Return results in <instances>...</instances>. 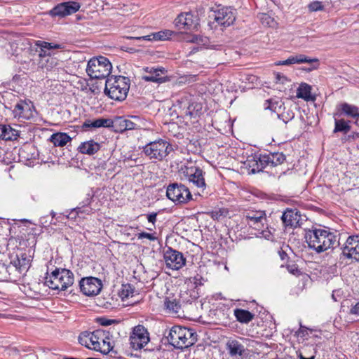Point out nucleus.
I'll use <instances>...</instances> for the list:
<instances>
[{
	"label": "nucleus",
	"mask_w": 359,
	"mask_h": 359,
	"mask_svg": "<svg viewBox=\"0 0 359 359\" xmlns=\"http://www.w3.org/2000/svg\"><path fill=\"white\" fill-rule=\"evenodd\" d=\"M50 140L55 147H64L71 141V137L66 133H58L53 134Z\"/></svg>",
	"instance_id": "obj_30"
},
{
	"label": "nucleus",
	"mask_w": 359,
	"mask_h": 359,
	"mask_svg": "<svg viewBox=\"0 0 359 359\" xmlns=\"http://www.w3.org/2000/svg\"><path fill=\"white\" fill-rule=\"evenodd\" d=\"M91 203V198H86L81 204H82L81 206H78L75 208H74V210H75V212L76 215H81V214H86L90 215L92 209L88 207V205Z\"/></svg>",
	"instance_id": "obj_38"
},
{
	"label": "nucleus",
	"mask_w": 359,
	"mask_h": 359,
	"mask_svg": "<svg viewBox=\"0 0 359 359\" xmlns=\"http://www.w3.org/2000/svg\"><path fill=\"white\" fill-rule=\"evenodd\" d=\"M129 88L130 79L128 77L112 76L106 81L104 93L112 100L122 101L126 98Z\"/></svg>",
	"instance_id": "obj_4"
},
{
	"label": "nucleus",
	"mask_w": 359,
	"mask_h": 359,
	"mask_svg": "<svg viewBox=\"0 0 359 359\" xmlns=\"http://www.w3.org/2000/svg\"><path fill=\"white\" fill-rule=\"evenodd\" d=\"M126 118L123 116H116L111 119L109 128H113L115 131L123 133L125 131Z\"/></svg>",
	"instance_id": "obj_35"
},
{
	"label": "nucleus",
	"mask_w": 359,
	"mask_h": 359,
	"mask_svg": "<svg viewBox=\"0 0 359 359\" xmlns=\"http://www.w3.org/2000/svg\"><path fill=\"white\" fill-rule=\"evenodd\" d=\"M332 298L333 299V300H334V302H337V301H338V299H337V297H336V296H335L334 292H333V293H332Z\"/></svg>",
	"instance_id": "obj_60"
},
{
	"label": "nucleus",
	"mask_w": 359,
	"mask_h": 359,
	"mask_svg": "<svg viewBox=\"0 0 359 359\" xmlns=\"http://www.w3.org/2000/svg\"><path fill=\"white\" fill-rule=\"evenodd\" d=\"M111 337L109 332L98 329L93 332L81 333L79 342L89 349L100 351L102 354L111 353V356H113L117 352L114 350Z\"/></svg>",
	"instance_id": "obj_1"
},
{
	"label": "nucleus",
	"mask_w": 359,
	"mask_h": 359,
	"mask_svg": "<svg viewBox=\"0 0 359 359\" xmlns=\"http://www.w3.org/2000/svg\"><path fill=\"white\" fill-rule=\"evenodd\" d=\"M111 68L109 60L105 57L100 56L88 61L86 72L93 79H101L109 75Z\"/></svg>",
	"instance_id": "obj_8"
},
{
	"label": "nucleus",
	"mask_w": 359,
	"mask_h": 359,
	"mask_svg": "<svg viewBox=\"0 0 359 359\" xmlns=\"http://www.w3.org/2000/svg\"><path fill=\"white\" fill-rule=\"evenodd\" d=\"M226 348L231 356L242 355L245 349L237 340H230L226 343Z\"/></svg>",
	"instance_id": "obj_29"
},
{
	"label": "nucleus",
	"mask_w": 359,
	"mask_h": 359,
	"mask_svg": "<svg viewBox=\"0 0 359 359\" xmlns=\"http://www.w3.org/2000/svg\"><path fill=\"white\" fill-rule=\"evenodd\" d=\"M164 306L169 313H178L181 309V305L176 299L166 298L164 302Z\"/></svg>",
	"instance_id": "obj_32"
},
{
	"label": "nucleus",
	"mask_w": 359,
	"mask_h": 359,
	"mask_svg": "<svg viewBox=\"0 0 359 359\" xmlns=\"http://www.w3.org/2000/svg\"><path fill=\"white\" fill-rule=\"evenodd\" d=\"M24 152H25V150H24V149H22V150L20 151V154H22V153H24Z\"/></svg>",
	"instance_id": "obj_61"
},
{
	"label": "nucleus",
	"mask_w": 359,
	"mask_h": 359,
	"mask_svg": "<svg viewBox=\"0 0 359 359\" xmlns=\"http://www.w3.org/2000/svg\"><path fill=\"white\" fill-rule=\"evenodd\" d=\"M111 320H103L102 322V325H109L111 324Z\"/></svg>",
	"instance_id": "obj_56"
},
{
	"label": "nucleus",
	"mask_w": 359,
	"mask_h": 359,
	"mask_svg": "<svg viewBox=\"0 0 359 359\" xmlns=\"http://www.w3.org/2000/svg\"><path fill=\"white\" fill-rule=\"evenodd\" d=\"M305 329H306L305 327H301V328L299 329V332H298V334H299V335H300V334L304 335V331H305L304 330H305Z\"/></svg>",
	"instance_id": "obj_57"
},
{
	"label": "nucleus",
	"mask_w": 359,
	"mask_h": 359,
	"mask_svg": "<svg viewBox=\"0 0 359 359\" xmlns=\"http://www.w3.org/2000/svg\"><path fill=\"white\" fill-rule=\"evenodd\" d=\"M288 269L293 274H295V271H298V269L294 266H291V269H290V266H288Z\"/></svg>",
	"instance_id": "obj_55"
},
{
	"label": "nucleus",
	"mask_w": 359,
	"mask_h": 359,
	"mask_svg": "<svg viewBox=\"0 0 359 359\" xmlns=\"http://www.w3.org/2000/svg\"><path fill=\"white\" fill-rule=\"evenodd\" d=\"M184 115L186 116H189L191 118H195L197 116V112L194 111V107L193 105H189L187 109L184 111Z\"/></svg>",
	"instance_id": "obj_47"
},
{
	"label": "nucleus",
	"mask_w": 359,
	"mask_h": 359,
	"mask_svg": "<svg viewBox=\"0 0 359 359\" xmlns=\"http://www.w3.org/2000/svg\"><path fill=\"white\" fill-rule=\"evenodd\" d=\"M138 238H147L150 241L155 240V237L152 234L147 232L140 233L138 234Z\"/></svg>",
	"instance_id": "obj_48"
},
{
	"label": "nucleus",
	"mask_w": 359,
	"mask_h": 359,
	"mask_svg": "<svg viewBox=\"0 0 359 359\" xmlns=\"http://www.w3.org/2000/svg\"><path fill=\"white\" fill-rule=\"evenodd\" d=\"M167 339L175 348L182 349L188 348L196 342L197 334L192 329L175 325L169 330Z\"/></svg>",
	"instance_id": "obj_3"
},
{
	"label": "nucleus",
	"mask_w": 359,
	"mask_h": 359,
	"mask_svg": "<svg viewBox=\"0 0 359 359\" xmlns=\"http://www.w3.org/2000/svg\"><path fill=\"white\" fill-rule=\"evenodd\" d=\"M258 18L262 24L264 26L273 27L276 24L274 19L267 13H260L258 15Z\"/></svg>",
	"instance_id": "obj_40"
},
{
	"label": "nucleus",
	"mask_w": 359,
	"mask_h": 359,
	"mask_svg": "<svg viewBox=\"0 0 359 359\" xmlns=\"http://www.w3.org/2000/svg\"><path fill=\"white\" fill-rule=\"evenodd\" d=\"M46 62V64L45 65V67L47 70H50L59 65L58 60L51 56L47 57Z\"/></svg>",
	"instance_id": "obj_43"
},
{
	"label": "nucleus",
	"mask_w": 359,
	"mask_h": 359,
	"mask_svg": "<svg viewBox=\"0 0 359 359\" xmlns=\"http://www.w3.org/2000/svg\"><path fill=\"white\" fill-rule=\"evenodd\" d=\"M234 315L236 320L241 323H248L254 318V314L251 312L241 309H235Z\"/></svg>",
	"instance_id": "obj_31"
},
{
	"label": "nucleus",
	"mask_w": 359,
	"mask_h": 359,
	"mask_svg": "<svg viewBox=\"0 0 359 359\" xmlns=\"http://www.w3.org/2000/svg\"><path fill=\"white\" fill-rule=\"evenodd\" d=\"M172 145L163 139L150 142L143 147L142 152L150 160L163 161L172 151Z\"/></svg>",
	"instance_id": "obj_7"
},
{
	"label": "nucleus",
	"mask_w": 359,
	"mask_h": 359,
	"mask_svg": "<svg viewBox=\"0 0 359 359\" xmlns=\"http://www.w3.org/2000/svg\"><path fill=\"white\" fill-rule=\"evenodd\" d=\"M283 105L284 104L281 101H275L270 99L265 101L264 107L265 109H269L278 114Z\"/></svg>",
	"instance_id": "obj_36"
},
{
	"label": "nucleus",
	"mask_w": 359,
	"mask_h": 359,
	"mask_svg": "<svg viewBox=\"0 0 359 359\" xmlns=\"http://www.w3.org/2000/svg\"><path fill=\"white\" fill-rule=\"evenodd\" d=\"M191 43H200L203 42V39L201 36L198 35H194L191 37L190 39L188 40Z\"/></svg>",
	"instance_id": "obj_50"
},
{
	"label": "nucleus",
	"mask_w": 359,
	"mask_h": 359,
	"mask_svg": "<svg viewBox=\"0 0 359 359\" xmlns=\"http://www.w3.org/2000/svg\"><path fill=\"white\" fill-rule=\"evenodd\" d=\"M299 357H300V359H315V356H313V355L310 358H305L303 355H300Z\"/></svg>",
	"instance_id": "obj_58"
},
{
	"label": "nucleus",
	"mask_w": 359,
	"mask_h": 359,
	"mask_svg": "<svg viewBox=\"0 0 359 359\" xmlns=\"http://www.w3.org/2000/svg\"><path fill=\"white\" fill-rule=\"evenodd\" d=\"M311 86L306 83H302L297 90V97L305 100H311Z\"/></svg>",
	"instance_id": "obj_34"
},
{
	"label": "nucleus",
	"mask_w": 359,
	"mask_h": 359,
	"mask_svg": "<svg viewBox=\"0 0 359 359\" xmlns=\"http://www.w3.org/2000/svg\"><path fill=\"white\" fill-rule=\"evenodd\" d=\"M62 215H63V217H62L61 215L57 217L56 220H57L59 222H60V221L62 222L64 217L65 219L75 220L76 219V217L79 216V215H76V213L75 212V210H74V208L71 210V212L69 213H68L65 215L64 214H62Z\"/></svg>",
	"instance_id": "obj_45"
},
{
	"label": "nucleus",
	"mask_w": 359,
	"mask_h": 359,
	"mask_svg": "<svg viewBox=\"0 0 359 359\" xmlns=\"http://www.w3.org/2000/svg\"><path fill=\"white\" fill-rule=\"evenodd\" d=\"M214 21L222 27H229L236 20L234 10L231 8H223L214 12Z\"/></svg>",
	"instance_id": "obj_18"
},
{
	"label": "nucleus",
	"mask_w": 359,
	"mask_h": 359,
	"mask_svg": "<svg viewBox=\"0 0 359 359\" xmlns=\"http://www.w3.org/2000/svg\"><path fill=\"white\" fill-rule=\"evenodd\" d=\"M350 121H346L344 119H334V133L344 132L347 133L351 130Z\"/></svg>",
	"instance_id": "obj_37"
},
{
	"label": "nucleus",
	"mask_w": 359,
	"mask_h": 359,
	"mask_svg": "<svg viewBox=\"0 0 359 359\" xmlns=\"http://www.w3.org/2000/svg\"><path fill=\"white\" fill-rule=\"evenodd\" d=\"M247 167L251 172L255 173L262 171L266 167V163L262 162V154L259 158L252 156L247 160Z\"/></svg>",
	"instance_id": "obj_27"
},
{
	"label": "nucleus",
	"mask_w": 359,
	"mask_h": 359,
	"mask_svg": "<svg viewBox=\"0 0 359 359\" xmlns=\"http://www.w3.org/2000/svg\"><path fill=\"white\" fill-rule=\"evenodd\" d=\"M341 250L343 256L347 259L359 262V235L348 236Z\"/></svg>",
	"instance_id": "obj_15"
},
{
	"label": "nucleus",
	"mask_w": 359,
	"mask_h": 359,
	"mask_svg": "<svg viewBox=\"0 0 359 359\" xmlns=\"http://www.w3.org/2000/svg\"><path fill=\"white\" fill-rule=\"evenodd\" d=\"M181 171L187 177L189 182L193 183L202 193L206 188V184L204 178V172L198 166L182 165ZM200 194V192H198Z\"/></svg>",
	"instance_id": "obj_10"
},
{
	"label": "nucleus",
	"mask_w": 359,
	"mask_h": 359,
	"mask_svg": "<svg viewBox=\"0 0 359 359\" xmlns=\"http://www.w3.org/2000/svg\"><path fill=\"white\" fill-rule=\"evenodd\" d=\"M74 281V274L70 270L56 269L46 277L45 284L52 290L64 291L72 286Z\"/></svg>",
	"instance_id": "obj_6"
},
{
	"label": "nucleus",
	"mask_w": 359,
	"mask_h": 359,
	"mask_svg": "<svg viewBox=\"0 0 359 359\" xmlns=\"http://www.w3.org/2000/svg\"><path fill=\"white\" fill-rule=\"evenodd\" d=\"M19 136V131L9 125L0 124V140H13Z\"/></svg>",
	"instance_id": "obj_24"
},
{
	"label": "nucleus",
	"mask_w": 359,
	"mask_h": 359,
	"mask_svg": "<svg viewBox=\"0 0 359 359\" xmlns=\"http://www.w3.org/2000/svg\"><path fill=\"white\" fill-rule=\"evenodd\" d=\"M282 220L286 226L295 228L299 225L300 215L296 210L287 209L283 212Z\"/></svg>",
	"instance_id": "obj_21"
},
{
	"label": "nucleus",
	"mask_w": 359,
	"mask_h": 359,
	"mask_svg": "<svg viewBox=\"0 0 359 359\" xmlns=\"http://www.w3.org/2000/svg\"><path fill=\"white\" fill-rule=\"evenodd\" d=\"M276 79L277 82H280L282 83H284L285 81H287V78L284 75H281L280 74H277Z\"/></svg>",
	"instance_id": "obj_53"
},
{
	"label": "nucleus",
	"mask_w": 359,
	"mask_h": 359,
	"mask_svg": "<svg viewBox=\"0 0 359 359\" xmlns=\"http://www.w3.org/2000/svg\"><path fill=\"white\" fill-rule=\"evenodd\" d=\"M130 118H126L125 131L129 130H137L141 128L142 118L138 116H131Z\"/></svg>",
	"instance_id": "obj_33"
},
{
	"label": "nucleus",
	"mask_w": 359,
	"mask_h": 359,
	"mask_svg": "<svg viewBox=\"0 0 359 359\" xmlns=\"http://www.w3.org/2000/svg\"><path fill=\"white\" fill-rule=\"evenodd\" d=\"M42 220H43V218L41 219V223L43 224V222Z\"/></svg>",
	"instance_id": "obj_62"
},
{
	"label": "nucleus",
	"mask_w": 359,
	"mask_h": 359,
	"mask_svg": "<svg viewBox=\"0 0 359 359\" xmlns=\"http://www.w3.org/2000/svg\"><path fill=\"white\" fill-rule=\"evenodd\" d=\"M339 115H345L347 117L355 120V123L359 126V109L355 105L346 102L341 103L337 106Z\"/></svg>",
	"instance_id": "obj_20"
},
{
	"label": "nucleus",
	"mask_w": 359,
	"mask_h": 359,
	"mask_svg": "<svg viewBox=\"0 0 359 359\" xmlns=\"http://www.w3.org/2000/svg\"><path fill=\"white\" fill-rule=\"evenodd\" d=\"M80 7V4L76 1L63 2L51 9L50 14L52 16L65 18L78 11Z\"/></svg>",
	"instance_id": "obj_17"
},
{
	"label": "nucleus",
	"mask_w": 359,
	"mask_h": 359,
	"mask_svg": "<svg viewBox=\"0 0 359 359\" xmlns=\"http://www.w3.org/2000/svg\"><path fill=\"white\" fill-rule=\"evenodd\" d=\"M128 39H133L138 41L141 40H145V41H154V39H153V34L150 35H146L143 36H139V37H128Z\"/></svg>",
	"instance_id": "obj_49"
},
{
	"label": "nucleus",
	"mask_w": 359,
	"mask_h": 359,
	"mask_svg": "<svg viewBox=\"0 0 359 359\" xmlns=\"http://www.w3.org/2000/svg\"><path fill=\"white\" fill-rule=\"evenodd\" d=\"M111 123L110 118H100L95 120H86L83 126L84 128H109Z\"/></svg>",
	"instance_id": "obj_28"
},
{
	"label": "nucleus",
	"mask_w": 359,
	"mask_h": 359,
	"mask_svg": "<svg viewBox=\"0 0 359 359\" xmlns=\"http://www.w3.org/2000/svg\"><path fill=\"white\" fill-rule=\"evenodd\" d=\"M100 147L101 146L98 142L90 140L82 142L79 147V150L81 154L93 155L97 152Z\"/></svg>",
	"instance_id": "obj_25"
},
{
	"label": "nucleus",
	"mask_w": 359,
	"mask_h": 359,
	"mask_svg": "<svg viewBox=\"0 0 359 359\" xmlns=\"http://www.w3.org/2000/svg\"><path fill=\"white\" fill-rule=\"evenodd\" d=\"M309 9L311 11H318L324 9V6L320 1H316L309 4Z\"/></svg>",
	"instance_id": "obj_44"
},
{
	"label": "nucleus",
	"mask_w": 359,
	"mask_h": 359,
	"mask_svg": "<svg viewBox=\"0 0 359 359\" xmlns=\"http://www.w3.org/2000/svg\"><path fill=\"white\" fill-rule=\"evenodd\" d=\"M149 334L147 330L141 325L135 326L130 337V347L138 351L143 348L149 341Z\"/></svg>",
	"instance_id": "obj_11"
},
{
	"label": "nucleus",
	"mask_w": 359,
	"mask_h": 359,
	"mask_svg": "<svg viewBox=\"0 0 359 359\" xmlns=\"http://www.w3.org/2000/svg\"><path fill=\"white\" fill-rule=\"evenodd\" d=\"M305 238L309 247L320 253L339 245L337 236L325 229H312L306 232Z\"/></svg>",
	"instance_id": "obj_2"
},
{
	"label": "nucleus",
	"mask_w": 359,
	"mask_h": 359,
	"mask_svg": "<svg viewBox=\"0 0 359 359\" xmlns=\"http://www.w3.org/2000/svg\"><path fill=\"white\" fill-rule=\"evenodd\" d=\"M31 259L29 256H27L25 253H22L20 256H17L13 259L9 266L1 265L0 268L5 269L8 271L14 269L19 273L26 272L30 266Z\"/></svg>",
	"instance_id": "obj_16"
},
{
	"label": "nucleus",
	"mask_w": 359,
	"mask_h": 359,
	"mask_svg": "<svg viewBox=\"0 0 359 359\" xmlns=\"http://www.w3.org/2000/svg\"><path fill=\"white\" fill-rule=\"evenodd\" d=\"M173 32L170 30L161 31L153 34L154 41H163L168 39L172 34Z\"/></svg>",
	"instance_id": "obj_42"
},
{
	"label": "nucleus",
	"mask_w": 359,
	"mask_h": 359,
	"mask_svg": "<svg viewBox=\"0 0 359 359\" xmlns=\"http://www.w3.org/2000/svg\"><path fill=\"white\" fill-rule=\"evenodd\" d=\"M285 161V156L283 153H269L262 154V162L266 163V166H277Z\"/></svg>",
	"instance_id": "obj_22"
},
{
	"label": "nucleus",
	"mask_w": 359,
	"mask_h": 359,
	"mask_svg": "<svg viewBox=\"0 0 359 359\" xmlns=\"http://www.w3.org/2000/svg\"><path fill=\"white\" fill-rule=\"evenodd\" d=\"M50 215H51L52 218L53 219L56 217V213L53 210H52L50 212Z\"/></svg>",
	"instance_id": "obj_59"
},
{
	"label": "nucleus",
	"mask_w": 359,
	"mask_h": 359,
	"mask_svg": "<svg viewBox=\"0 0 359 359\" xmlns=\"http://www.w3.org/2000/svg\"><path fill=\"white\" fill-rule=\"evenodd\" d=\"M166 266L172 270H179L186 264V259L182 252L168 248L164 252Z\"/></svg>",
	"instance_id": "obj_14"
},
{
	"label": "nucleus",
	"mask_w": 359,
	"mask_h": 359,
	"mask_svg": "<svg viewBox=\"0 0 359 359\" xmlns=\"http://www.w3.org/2000/svg\"><path fill=\"white\" fill-rule=\"evenodd\" d=\"M283 107V111L279 112L278 116L280 119L283 120V121L285 123H288L290 121L292 120L294 117V113L290 108Z\"/></svg>",
	"instance_id": "obj_39"
},
{
	"label": "nucleus",
	"mask_w": 359,
	"mask_h": 359,
	"mask_svg": "<svg viewBox=\"0 0 359 359\" xmlns=\"http://www.w3.org/2000/svg\"><path fill=\"white\" fill-rule=\"evenodd\" d=\"M50 224H52V222H50ZM53 225H55V224H56V223H55V222H53Z\"/></svg>",
	"instance_id": "obj_63"
},
{
	"label": "nucleus",
	"mask_w": 359,
	"mask_h": 359,
	"mask_svg": "<svg viewBox=\"0 0 359 359\" xmlns=\"http://www.w3.org/2000/svg\"><path fill=\"white\" fill-rule=\"evenodd\" d=\"M247 224L250 227L257 231L256 236L260 238L270 240L272 234L266 226V215L265 211L248 210L243 213Z\"/></svg>",
	"instance_id": "obj_5"
},
{
	"label": "nucleus",
	"mask_w": 359,
	"mask_h": 359,
	"mask_svg": "<svg viewBox=\"0 0 359 359\" xmlns=\"http://www.w3.org/2000/svg\"><path fill=\"white\" fill-rule=\"evenodd\" d=\"M145 71L149 74L144 76L145 81L153 82H162L163 81L161 75L164 74V68L147 67Z\"/></svg>",
	"instance_id": "obj_26"
},
{
	"label": "nucleus",
	"mask_w": 359,
	"mask_h": 359,
	"mask_svg": "<svg viewBox=\"0 0 359 359\" xmlns=\"http://www.w3.org/2000/svg\"><path fill=\"white\" fill-rule=\"evenodd\" d=\"M350 313L355 316H359V302H357L353 306L350 310Z\"/></svg>",
	"instance_id": "obj_51"
},
{
	"label": "nucleus",
	"mask_w": 359,
	"mask_h": 359,
	"mask_svg": "<svg viewBox=\"0 0 359 359\" xmlns=\"http://www.w3.org/2000/svg\"><path fill=\"white\" fill-rule=\"evenodd\" d=\"M167 197L176 204H185L192 200L189 189L182 184L173 183L168 186Z\"/></svg>",
	"instance_id": "obj_9"
},
{
	"label": "nucleus",
	"mask_w": 359,
	"mask_h": 359,
	"mask_svg": "<svg viewBox=\"0 0 359 359\" xmlns=\"http://www.w3.org/2000/svg\"><path fill=\"white\" fill-rule=\"evenodd\" d=\"M175 25L179 29L185 31L196 30L198 26V18L191 12L182 13L175 18Z\"/></svg>",
	"instance_id": "obj_13"
},
{
	"label": "nucleus",
	"mask_w": 359,
	"mask_h": 359,
	"mask_svg": "<svg viewBox=\"0 0 359 359\" xmlns=\"http://www.w3.org/2000/svg\"><path fill=\"white\" fill-rule=\"evenodd\" d=\"M79 287L86 296H95L100 292L102 283L99 278L90 276L83 278L79 282Z\"/></svg>",
	"instance_id": "obj_12"
},
{
	"label": "nucleus",
	"mask_w": 359,
	"mask_h": 359,
	"mask_svg": "<svg viewBox=\"0 0 359 359\" xmlns=\"http://www.w3.org/2000/svg\"><path fill=\"white\" fill-rule=\"evenodd\" d=\"M156 213H151L147 215V219L149 222L152 223V224L154 225L155 222L156 221Z\"/></svg>",
	"instance_id": "obj_52"
},
{
	"label": "nucleus",
	"mask_w": 359,
	"mask_h": 359,
	"mask_svg": "<svg viewBox=\"0 0 359 359\" xmlns=\"http://www.w3.org/2000/svg\"><path fill=\"white\" fill-rule=\"evenodd\" d=\"M39 56L41 57H48L49 56H50V52H48V50H42L41 49Z\"/></svg>",
	"instance_id": "obj_54"
},
{
	"label": "nucleus",
	"mask_w": 359,
	"mask_h": 359,
	"mask_svg": "<svg viewBox=\"0 0 359 359\" xmlns=\"http://www.w3.org/2000/svg\"><path fill=\"white\" fill-rule=\"evenodd\" d=\"M33 108L31 102L20 101L15 104L13 114L15 118L28 120L33 116Z\"/></svg>",
	"instance_id": "obj_19"
},
{
	"label": "nucleus",
	"mask_w": 359,
	"mask_h": 359,
	"mask_svg": "<svg viewBox=\"0 0 359 359\" xmlns=\"http://www.w3.org/2000/svg\"><path fill=\"white\" fill-rule=\"evenodd\" d=\"M134 289L130 285H123L121 294L123 298H128L130 295L133 296Z\"/></svg>",
	"instance_id": "obj_46"
},
{
	"label": "nucleus",
	"mask_w": 359,
	"mask_h": 359,
	"mask_svg": "<svg viewBox=\"0 0 359 359\" xmlns=\"http://www.w3.org/2000/svg\"><path fill=\"white\" fill-rule=\"evenodd\" d=\"M312 62H318L317 59H310L304 55L299 54L292 55L285 60L278 61L276 65H290L292 64L311 63Z\"/></svg>",
	"instance_id": "obj_23"
},
{
	"label": "nucleus",
	"mask_w": 359,
	"mask_h": 359,
	"mask_svg": "<svg viewBox=\"0 0 359 359\" xmlns=\"http://www.w3.org/2000/svg\"><path fill=\"white\" fill-rule=\"evenodd\" d=\"M36 46L40 47L42 50H48V52L53 49H58L61 48V45L48 43L43 41H38Z\"/></svg>",
	"instance_id": "obj_41"
}]
</instances>
